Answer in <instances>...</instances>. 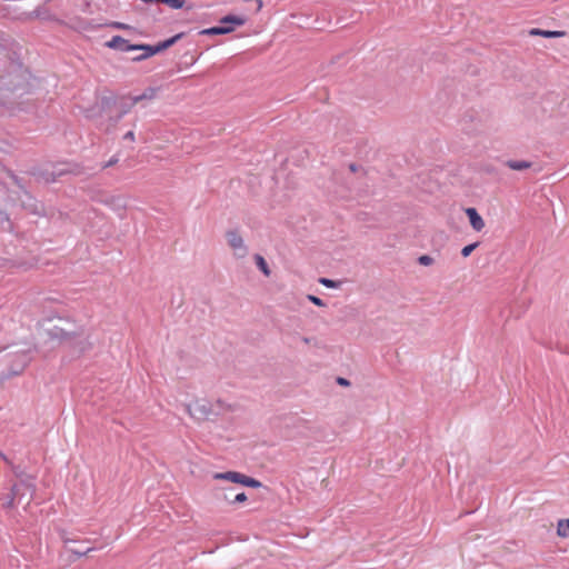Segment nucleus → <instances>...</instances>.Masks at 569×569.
I'll return each mask as SVG.
<instances>
[{
	"label": "nucleus",
	"instance_id": "obj_1",
	"mask_svg": "<svg viewBox=\"0 0 569 569\" xmlns=\"http://www.w3.org/2000/svg\"><path fill=\"white\" fill-rule=\"evenodd\" d=\"M247 22V19L242 16L228 14L220 19V23L228 26H218L211 27L208 29H203L200 31V34L207 36H218V34H227L234 30V27L243 26Z\"/></svg>",
	"mask_w": 569,
	"mask_h": 569
},
{
	"label": "nucleus",
	"instance_id": "obj_2",
	"mask_svg": "<svg viewBox=\"0 0 569 569\" xmlns=\"http://www.w3.org/2000/svg\"><path fill=\"white\" fill-rule=\"evenodd\" d=\"M183 37V33H178L162 42H159L156 46L151 44H134V50H141L143 51L140 57L132 58V61H142L146 60L168 48L173 46L178 40H180Z\"/></svg>",
	"mask_w": 569,
	"mask_h": 569
},
{
	"label": "nucleus",
	"instance_id": "obj_3",
	"mask_svg": "<svg viewBox=\"0 0 569 569\" xmlns=\"http://www.w3.org/2000/svg\"><path fill=\"white\" fill-rule=\"evenodd\" d=\"M36 485L33 483L32 478L21 479L18 483L12 487V498L8 502V507H12L14 500L18 503H21L24 496H28L26 500V505H28L34 495Z\"/></svg>",
	"mask_w": 569,
	"mask_h": 569
},
{
	"label": "nucleus",
	"instance_id": "obj_4",
	"mask_svg": "<svg viewBox=\"0 0 569 569\" xmlns=\"http://www.w3.org/2000/svg\"><path fill=\"white\" fill-rule=\"evenodd\" d=\"M217 480H228L234 483H240L250 488L261 487V482L254 478L248 477L237 471L218 472L213 475Z\"/></svg>",
	"mask_w": 569,
	"mask_h": 569
},
{
	"label": "nucleus",
	"instance_id": "obj_5",
	"mask_svg": "<svg viewBox=\"0 0 569 569\" xmlns=\"http://www.w3.org/2000/svg\"><path fill=\"white\" fill-rule=\"evenodd\" d=\"M228 246L233 250L234 257L241 259L248 254V247L244 240L237 230H228L226 232Z\"/></svg>",
	"mask_w": 569,
	"mask_h": 569
},
{
	"label": "nucleus",
	"instance_id": "obj_6",
	"mask_svg": "<svg viewBox=\"0 0 569 569\" xmlns=\"http://www.w3.org/2000/svg\"><path fill=\"white\" fill-rule=\"evenodd\" d=\"M186 410L191 418L197 419V420L208 419L209 416L212 413L211 406L207 401H202V402L198 401L193 406L188 405V406H186Z\"/></svg>",
	"mask_w": 569,
	"mask_h": 569
},
{
	"label": "nucleus",
	"instance_id": "obj_7",
	"mask_svg": "<svg viewBox=\"0 0 569 569\" xmlns=\"http://www.w3.org/2000/svg\"><path fill=\"white\" fill-rule=\"evenodd\" d=\"M106 47L122 52L134 50V44H131L127 39L120 36H113L109 41L106 42Z\"/></svg>",
	"mask_w": 569,
	"mask_h": 569
},
{
	"label": "nucleus",
	"instance_id": "obj_8",
	"mask_svg": "<svg viewBox=\"0 0 569 569\" xmlns=\"http://www.w3.org/2000/svg\"><path fill=\"white\" fill-rule=\"evenodd\" d=\"M466 214L473 230L479 232L485 228V221L475 208H467Z\"/></svg>",
	"mask_w": 569,
	"mask_h": 569
},
{
	"label": "nucleus",
	"instance_id": "obj_9",
	"mask_svg": "<svg viewBox=\"0 0 569 569\" xmlns=\"http://www.w3.org/2000/svg\"><path fill=\"white\" fill-rule=\"evenodd\" d=\"M158 89L149 87L141 94H137L130 98V107L144 101V100H153L157 97Z\"/></svg>",
	"mask_w": 569,
	"mask_h": 569
},
{
	"label": "nucleus",
	"instance_id": "obj_10",
	"mask_svg": "<svg viewBox=\"0 0 569 569\" xmlns=\"http://www.w3.org/2000/svg\"><path fill=\"white\" fill-rule=\"evenodd\" d=\"M531 36H541L545 38H561L566 34L565 31H548V30H541V29H531L529 32Z\"/></svg>",
	"mask_w": 569,
	"mask_h": 569
},
{
	"label": "nucleus",
	"instance_id": "obj_11",
	"mask_svg": "<svg viewBox=\"0 0 569 569\" xmlns=\"http://www.w3.org/2000/svg\"><path fill=\"white\" fill-rule=\"evenodd\" d=\"M506 166L511 170L522 171L531 167V162L526 160H508Z\"/></svg>",
	"mask_w": 569,
	"mask_h": 569
},
{
	"label": "nucleus",
	"instance_id": "obj_12",
	"mask_svg": "<svg viewBox=\"0 0 569 569\" xmlns=\"http://www.w3.org/2000/svg\"><path fill=\"white\" fill-rule=\"evenodd\" d=\"M557 535L560 538H569V519H560L557 523Z\"/></svg>",
	"mask_w": 569,
	"mask_h": 569
},
{
	"label": "nucleus",
	"instance_id": "obj_13",
	"mask_svg": "<svg viewBox=\"0 0 569 569\" xmlns=\"http://www.w3.org/2000/svg\"><path fill=\"white\" fill-rule=\"evenodd\" d=\"M146 3L161 2L169 6L172 9H181L184 4V0H142Z\"/></svg>",
	"mask_w": 569,
	"mask_h": 569
},
{
	"label": "nucleus",
	"instance_id": "obj_14",
	"mask_svg": "<svg viewBox=\"0 0 569 569\" xmlns=\"http://www.w3.org/2000/svg\"><path fill=\"white\" fill-rule=\"evenodd\" d=\"M254 261H256L257 267L261 270V272L264 276L269 277L271 271H270V269L268 267V263L264 260V258L262 256H260V254H256L254 256Z\"/></svg>",
	"mask_w": 569,
	"mask_h": 569
},
{
	"label": "nucleus",
	"instance_id": "obj_15",
	"mask_svg": "<svg viewBox=\"0 0 569 569\" xmlns=\"http://www.w3.org/2000/svg\"><path fill=\"white\" fill-rule=\"evenodd\" d=\"M30 362V357L27 352H22L20 356H19V363H18V367L17 369H13L12 372L18 375L20 372L23 371V369L28 366V363Z\"/></svg>",
	"mask_w": 569,
	"mask_h": 569
},
{
	"label": "nucleus",
	"instance_id": "obj_16",
	"mask_svg": "<svg viewBox=\"0 0 569 569\" xmlns=\"http://www.w3.org/2000/svg\"><path fill=\"white\" fill-rule=\"evenodd\" d=\"M478 244H479L478 242H475V243L463 247L461 250L462 257H465V258L469 257L470 253L478 247Z\"/></svg>",
	"mask_w": 569,
	"mask_h": 569
},
{
	"label": "nucleus",
	"instance_id": "obj_17",
	"mask_svg": "<svg viewBox=\"0 0 569 569\" xmlns=\"http://www.w3.org/2000/svg\"><path fill=\"white\" fill-rule=\"evenodd\" d=\"M319 282L327 288H332V289L338 288V282H336L335 280L328 279V278H320Z\"/></svg>",
	"mask_w": 569,
	"mask_h": 569
},
{
	"label": "nucleus",
	"instance_id": "obj_18",
	"mask_svg": "<svg viewBox=\"0 0 569 569\" xmlns=\"http://www.w3.org/2000/svg\"><path fill=\"white\" fill-rule=\"evenodd\" d=\"M419 263L422 266H430L433 263V259L430 256L423 254L418 259Z\"/></svg>",
	"mask_w": 569,
	"mask_h": 569
},
{
	"label": "nucleus",
	"instance_id": "obj_19",
	"mask_svg": "<svg viewBox=\"0 0 569 569\" xmlns=\"http://www.w3.org/2000/svg\"><path fill=\"white\" fill-rule=\"evenodd\" d=\"M308 300L310 302H312L313 305L318 306V307H325L326 303L323 302V300H321L320 298L313 296V295H308Z\"/></svg>",
	"mask_w": 569,
	"mask_h": 569
},
{
	"label": "nucleus",
	"instance_id": "obj_20",
	"mask_svg": "<svg viewBox=\"0 0 569 569\" xmlns=\"http://www.w3.org/2000/svg\"><path fill=\"white\" fill-rule=\"evenodd\" d=\"M246 500H247L246 493L240 492V493L236 495L232 500H230V503H240V502H244Z\"/></svg>",
	"mask_w": 569,
	"mask_h": 569
},
{
	"label": "nucleus",
	"instance_id": "obj_21",
	"mask_svg": "<svg viewBox=\"0 0 569 569\" xmlns=\"http://www.w3.org/2000/svg\"><path fill=\"white\" fill-rule=\"evenodd\" d=\"M92 548H87L86 550H81V548H78V549H70L71 552L78 555V556H83V555H87L89 551H91Z\"/></svg>",
	"mask_w": 569,
	"mask_h": 569
},
{
	"label": "nucleus",
	"instance_id": "obj_22",
	"mask_svg": "<svg viewBox=\"0 0 569 569\" xmlns=\"http://www.w3.org/2000/svg\"><path fill=\"white\" fill-rule=\"evenodd\" d=\"M92 548H87L86 550H81V548H78V549H70L71 552L78 555V556H83V555H87L89 551H91Z\"/></svg>",
	"mask_w": 569,
	"mask_h": 569
},
{
	"label": "nucleus",
	"instance_id": "obj_23",
	"mask_svg": "<svg viewBox=\"0 0 569 569\" xmlns=\"http://www.w3.org/2000/svg\"><path fill=\"white\" fill-rule=\"evenodd\" d=\"M64 173H66V170H59L57 172L52 171V173H51L52 178L51 179L48 178L47 181H54L57 177H60Z\"/></svg>",
	"mask_w": 569,
	"mask_h": 569
},
{
	"label": "nucleus",
	"instance_id": "obj_24",
	"mask_svg": "<svg viewBox=\"0 0 569 569\" xmlns=\"http://www.w3.org/2000/svg\"><path fill=\"white\" fill-rule=\"evenodd\" d=\"M337 383L340 385V386H343V387H349L350 386V381L346 378H342V377H338L337 378Z\"/></svg>",
	"mask_w": 569,
	"mask_h": 569
},
{
	"label": "nucleus",
	"instance_id": "obj_25",
	"mask_svg": "<svg viewBox=\"0 0 569 569\" xmlns=\"http://www.w3.org/2000/svg\"><path fill=\"white\" fill-rule=\"evenodd\" d=\"M123 139H124V140L134 141V132H133V131H128V132L123 136Z\"/></svg>",
	"mask_w": 569,
	"mask_h": 569
},
{
	"label": "nucleus",
	"instance_id": "obj_26",
	"mask_svg": "<svg viewBox=\"0 0 569 569\" xmlns=\"http://www.w3.org/2000/svg\"><path fill=\"white\" fill-rule=\"evenodd\" d=\"M118 162V158L117 157H112L104 166L103 168H108V167H111V166H114L116 163Z\"/></svg>",
	"mask_w": 569,
	"mask_h": 569
},
{
	"label": "nucleus",
	"instance_id": "obj_27",
	"mask_svg": "<svg viewBox=\"0 0 569 569\" xmlns=\"http://www.w3.org/2000/svg\"><path fill=\"white\" fill-rule=\"evenodd\" d=\"M113 27L117 29H128L129 28V26L121 23V22H114Z\"/></svg>",
	"mask_w": 569,
	"mask_h": 569
},
{
	"label": "nucleus",
	"instance_id": "obj_28",
	"mask_svg": "<svg viewBox=\"0 0 569 569\" xmlns=\"http://www.w3.org/2000/svg\"><path fill=\"white\" fill-rule=\"evenodd\" d=\"M254 2H256V6H257L256 11L259 12L262 9V6H263L262 0H256Z\"/></svg>",
	"mask_w": 569,
	"mask_h": 569
},
{
	"label": "nucleus",
	"instance_id": "obj_29",
	"mask_svg": "<svg viewBox=\"0 0 569 569\" xmlns=\"http://www.w3.org/2000/svg\"><path fill=\"white\" fill-rule=\"evenodd\" d=\"M0 458L6 462V463H10L8 457L3 453H0Z\"/></svg>",
	"mask_w": 569,
	"mask_h": 569
},
{
	"label": "nucleus",
	"instance_id": "obj_30",
	"mask_svg": "<svg viewBox=\"0 0 569 569\" xmlns=\"http://www.w3.org/2000/svg\"><path fill=\"white\" fill-rule=\"evenodd\" d=\"M130 108H131V107H130V103H129L128 106H123V111H122V113H126Z\"/></svg>",
	"mask_w": 569,
	"mask_h": 569
},
{
	"label": "nucleus",
	"instance_id": "obj_31",
	"mask_svg": "<svg viewBox=\"0 0 569 569\" xmlns=\"http://www.w3.org/2000/svg\"><path fill=\"white\" fill-rule=\"evenodd\" d=\"M350 169H351V171H356V167H355V164H351V166H350Z\"/></svg>",
	"mask_w": 569,
	"mask_h": 569
}]
</instances>
